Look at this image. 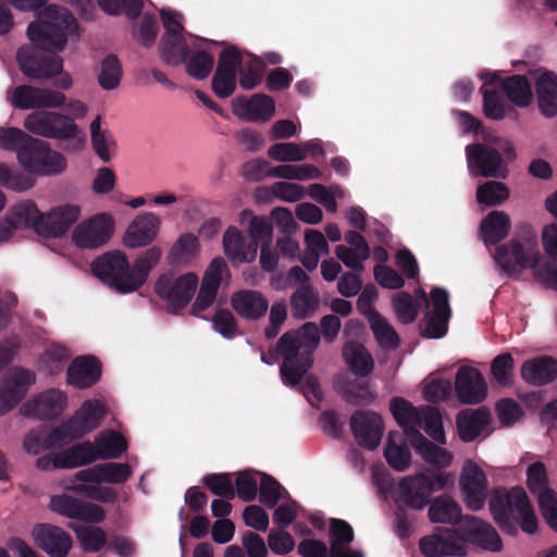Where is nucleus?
<instances>
[{
	"label": "nucleus",
	"instance_id": "1",
	"mask_svg": "<svg viewBox=\"0 0 557 557\" xmlns=\"http://www.w3.org/2000/svg\"><path fill=\"white\" fill-rule=\"evenodd\" d=\"M26 34L32 44L21 47L16 52L22 73L35 81L57 77V87L70 89L73 79L64 72L63 59L58 52L63 51L71 39L78 37L75 17L65 8L51 4L27 26Z\"/></svg>",
	"mask_w": 557,
	"mask_h": 557
},
{
	"label": "nucleus",
	"instance_id": "2",
	"mask_svg": "<svg viewBox=\"0 0 557 557\" xmlns=\"http://www.w3.org/2000/svg\"><path fill=\"white\" fill-rule=\"evenodd\" d=\"M161 257L162 250L153 246L141 252L129 265L123 252L111 251L95 260L91 270L98 278L116 290L132 293L146 283Z\"/></svg>",
	"mask_w": 557,
	"mask_h": 557
},
{
	"label": "nucleus",
	"instance_id": "3",
	"mask_svg": "<svg viewBox=\"0 0 557 557\" xmlns=\"http://www.w3.org/2000/svg\"><path fill=\"white\" fill-rule=\"evenodd\" d=\"M125 437L113 430L100 432L95 442H83L60 453L49 454L36 460V467L42 471L73 469L98 459H115L127 450Z\"/></svg>",
	"mask_w": 557,
	"mask_h": 557
},
{
	"label": "nucleus",
	"instance_id": "4",
	"mask_svg": "<svg viewBox=\"0 0 557 557\" xmlns=\"http://www.w3.org/2000/svg\"><path fill=\"white\" fill-rule=\"evenodd\" d=\"M161 17L165 33L160 44L161 58L170 65L185 63L187 73L196 78H206L213 69L212 55L203 50L196 49L188 52L191 35H183L182 15L171 10H162Z\"/></svg>",
	"mask_w": 557,
	"mask_h": 557
},
{
	"label": "nucleus",
	"instance_id": "5",
	"mask_svg": "<svg viewBox=\"0 0 557 557\" xmlns=\"http://www.w3.org/2000/svg\"><path fill=\"white\" fill-rule=\"evenodd\" d=\"M320 342L317 324L307 322L299 330L285 333L276 351L283 357L281 376L287 386L297 385L313 363V351Z\"/></svg>",
	"mask_w": 557,
	"mask_h": 557
},
{
	"label": "nucleus",
	"instance_id": "6",
	"mask_svg": "<svg viewBox=\"0 0 557 557\" xmlns=\"http://www.w3.org/2000/svg\"><path fill=\"white\" fill-rule=\"evenodd\" d=\"M132 474V463H99L76 472L71 479L64 480L61 486L66 491L83 494L91 499L112 503L116 500V493L113 488L101 484H123Z\"/></svg>",
	"mask_w": 557,
	"mask_h": 557
},
{
	"label": "nucleus",
	"instance_id": "7",
	"mask_svg": "<svg viewBox=\"0 0 557 557\" xmlns=\"http://www.w3.org/2000/svg\"><path fill=\"white\" fill-rule=\"evenodd\" d=\"M488 506L495 522L503 531L513 534L516 524L528 534L537 531L536 515L522 487H515L508 492L495 491Z\"/></svg>",
	"mask_w": 557,
	"mask_h": 557
},
{
	"label": "nucleus",
	"instance_id": "8",
	"mask_svg": "<svg viewBox=\"0 0 557 557\" xmlns=\"http://www.w3.org/2000/svg\"><path fill=\"white\" fill-rule=\"evenodd\" d=\"M389 409L409 441L416 432H419L418 428H420L437 444L445 445L447 443L442 416L437 408L431 406L417 408L406 399L395 397L391 400Z\"/></svg>",
	"mask_w": 557,
	"mask_h": 557
},
{
	"label": "nucleus",
	"instance_id": "9",
	"mask_svg": "<svg viewBox=\"0 0 557 557\" xmlns=\"http://www.w3.org/2000/svg\"><path fill=\"white\" fill-rule=\"evenodd\" d=\"M449 481V474L430 470L407 475L396 486L395 502L421 510L429 504L430 496L445 488Z\"/></svg>",
	"mask_w": 557,
	"mask_h": 557
},
{
	"label": "nucleus",
	"instance_id": "10",
	"mask_svg": "<svg viewBox=\"0 0 557 557\" xmlns=\"http://www.w3.org/2000/svg\"><path fill=\"white\" fill-rule=\"evenodd\" d=\"M494 260L499 270L507 276H517L523 269H533L541 260L537 238L534 234L512 238L509 243L497 247Z\"/></svg>",
	"mask_w": 557,
	"mask_h": 557
},
{
	"label": "nucleus",
	"instance_id": "11",
	"mask_svg": "<svg viewBox=\"0 0 557 557\" xmlns=\"http://www.w3.org/2000/svg\"><path fill=\"white\" fill-rule=\"evenodd\" d=\"M17 161L29 174L54 176L66 170L65 157L50 148V145L38 138L17 150Z\"/></svg>",
	"mask_w": 557,
	"mask_h": 557
},
{
	"label": "nucleus",
	"instance_id": "12",
	"mask_svg": "<svg viewBox=\"0 0 557 557\" xmlns=\"http://www.w3.org/2000/svg\"><path fill=\"white\" fill-rule=\"evenodd\" d=\"M23 125L29 133L50 139H70L78 134V126L70 116L51 109L29 113Z\"/></svg>",
	"mask_w": 557,
	"mask_h": 557
},
{
	"label": "nucleus",
	"instance_id": "13",
	"mask_svg": "<svg viewBox=\"0 0 557 557\" xmlns=\"http://www.w3.org/2000/svg\"><path fill=\"white\" fill-rule=\"evenodd\" d=\"M418 298L428 305V311L421 321V333L428 338H441L447 332L450 319L449 294L445 288L434 287L426 298L422 289L416 292Z\"/></svg>",
	"mask_w": 557,
	"mask_h": 557
},
{
	"label": "nucleus",
	"instance_id": "14",
	"mask_svg": "<svg viewBox=\"0 0 557 557\" xmlns=\"http://www.w3.org/2000/svg\"><path fill=\"white\" fill-rule=\"evenodd\" d=\"M458 485L462 502L472 511L481 510L488 494V479L483 467L472 458L462 462Z\"/></svg>",
	"mask_w": 557,
	"mask_h": 557
},
{
	"label": "nucleus",
	"instance_id": "15",
	"mask_svg": "<svg viewBox=\"0 0 557 557\" xmlns=\"http://www.w3.org/2000/svg\"><path fill=\"white\" fill-rule=\"evenodd\" d=\"M7 101L20 110L58 109L64 106L65 95L55 89L18 85L8 89Z\"/></svg>",
	"mask_w": 557,
	"mask_h": 557
},
{
	"label": "nucleus",
	"instance_id": "16",
	"mask_svg": "<svg viewBox=\"0 0 557 557\" xmlns=\"http://www.w3.org/2000/svg\"><path fill=\"white\" fill-rule=\"evenodd\" d=\"M199 278L193 272L176 275L166 272L159 276L154 284L158 296L164 299L172 308H184L189 304L198 287Z\"/></svg>",
	"mask_w": 557,
	"mask_h": 557
},
{
	"label": "nucleus",
	"instance_id": "17",
	"mask_svg": "<svg viewBox=\"0 0 557 557\" xmlns=\"http://www.w3.org/2000/svg\"><path fill=\"white\" fill-rule=\"evenodd\" d=\"M419 548L425 557L467 555L468 545L460 527L458 529L436 528L432 534L419 541Z\"/></svg>",
	"mask_w": 557,
	"mask_h": 557
},
{
	"label": "nucleus",
	"instance_id": "18",
	"mask_svg": "<svg viewBox=\"0 0 557 557\" xmlns=\"http://www.w3.org/2000/svg\"><path fill=\"white\" fill-rule=\"evenodd\" d=\"M467 168L471 176L505 178L508 170L497 148L472 144L466 147Z\"/></svg>",
	"mask_w": 557,
	"mask_h": 557
},
{
	"label": "nucleus",
	"instance_id": "19",
	"mask_svg": "<svg viewBox=\"0 0 557 557\" xmlns=\"http://www.w3.org/2000/svg\"><path fill=\"white\" fill-rule=\"evenodd\" d=\"M113 230L112 216L107 213H98L74 227L72 242L81 249H97L109 242Z\"/></svg>",
	"mask_w": 557,
	"mask_h": 557
},
{
	"label": "nucleus",
	"instance_id": "20",
	"mask_svg": "<svg viewBox=\"0 0 557 557\" xmlns=\"http://www.w3.org/2000/svg\"><path fill=\"white\" fill-rule=\"evenodd\" d=\"M35 381L36 375L30 370L10 369L0 382V416L13 409Z\"/></svg>",
	"mask_w": 557,
	"mask_h": 557
},
{
	"label": "nucleus",
	"instance_id": "21",
	"mask_svg": "<svg viewBox=\"0 0 557 557\" xmlns=\"http://www.w3.org/2000/svg\"><path fill=\"white\" fill-rule=\"evenodd\" d=\"M106 416L104 406L98 400H86L71 419L61 424L63 433L71 442L97 429Z\"/></svg>",
	"mask_w": 557,
	"mask_h": 557
},
{
	"label": "nucleus",
	"instance_id": "22",
	"mask_svg": "<svg viewBox=\"0 0 557 557\" xmlns=\"http://www.w3.org/2000/svg\"><path fill=\"white\" fill-rule=\"evenodd\" d=\"M66 406V394L59 388H49L24 403L20 410L25 417L52 419L60 416Z\"/></svg>",
	"mask_w": 557,
	"mask_h": 557
},
{
	"label": "nucleus",
	"instance_id": "23",
	"mask_svg": "<svg viewBox=\"0 0 557 557\" xmlns=\"http://www.w3.org/2000/svg\"><path fill=\"white\" fill-rule=\"evenodd\" d=\"M239 65L240 52L236 48L230 47L221 52L212 78V89L218 97L226 98L234 92Z\"/></svg>",
	"mask_w": 557,
	"mask_h": 557
},
{
	"label": "nucleus",
	"instance_id": "24",
	"mask_svg": "<svg viewBox=\"0 0 557 557\" xmlns=\"http://www.w3.org/2000/svg\"><path fill=\"white\" fill-rule=\"evenodd\" d=\"M455 389L460 403L476 405L487 396V385L481 372L472 367L462 366L455 377Z\"/></svg>",
	"mask_w": 557,
	"mask_h": 557
},
{
	"label": "nucleus",
	"instance_id": "25",
	"mask_svg": "<svg viewBox=\"0 0 557 557\" xmlns=\"http://www.w3.org/2000/svg\"><path fill=\"white\" fill-rule=\"evenodd\" d=\"M228 273L223 258H214L205 271L197 298L193 305L194 314L213 305L224 274Z\"/></svg>",
	"mask_w": 557,
	"mask_h": 557
},
{
	"label": "nucleus",
	"instance_id": "26",
	"mask_svg": "<svg viewBox=\"0 0 557 557\" xmlns=\"http://www.w3.org/2000/svg\"><path fill=\"white\" fill-rule=\"evenodd\" d=\"M160 227L161 219L156 213H140L127 226L123 243L128 248L148 246L157 238Z\"/></svg>",
	"mask_w": 557,
	"mask_h": 557
},
{
	"label": "nucleus",
	"instance_id": "27",
	"mask_svg": "<svg viewBox=\"0 0 557 557\" xmlns=\"http://www.w3.org/2000/svg\"><path fill=\"white\" fill-rule=\"evenodd\" d=\"M350 428L359 445L375 449L381 442L384 423L375 412L358 411L350 419Z\"/></svg>",
	"mask_w": 557,
	"mask_h": 557
},
{
	"label": "nucleus",
	"instance_id": "28",
	"mask_svg": "<svg viewBox=\"0 0 557 557\" xmlns=\"http://www.w3.org/2000/svg\"><path fill=\"white\" fill-rule=\"evenodd\" d=\"M460 529L466 536V545L471 542L484 550L500 552L503 542L497 531L487 522L473 516H465Z\"/></svg>",
	"mask_w": 557,
	"mask_h": 557
},
{
	"label": "nucleus",
	"instance_id": "29",
	"mask_svg": "<svg viewBox=\"0 0 557 557\" xmlns=\"http://www.w3.org/2000/svg\"><path fill=\"white\" fill-rule=\"evenodd\" d=\"M35 543L51 557H66L72 539L59 527L51 524H38L33 529Z\"/></svg>",
	"mask_w": 557,
	"mask_h": 557
},
{
	"label": "nucleus",
	"instance_id": "30",
	"mask_svg": "<svg viewBox=\"0 0 557 557\" xmlns=\"http://www.w3.org/2000/svg\"><path fill=\"white\" fill-rule=\"evenodd\" d=\"M233 113L246 121L267 122L275 111L273 100L265 95H253L249 99L235 98L232 101Z\"/></svg>",
	"mask_w": 557,
	"mask_h": 557
},
{
	"label": "nucleus",
	"instance_id": "31",
	"mask_svg": "<svg viewBox=\"0 0 557 557\" xmlns=\"http://www.w3.org/2000/svg\"><path fill=\"white\" fill-rule=\"evenodd\" d=\"M409 443L419 457L435 469L449 468L454 462L453 451L436 445L437 442H431L420 432H416Z\"/></svg>",
	"mask_w": 557,
	"mask_h": 557
},
{
	"label": "nucleus",
	"instance_id": "32",
	"mask_svg": "<svg viewBox=\"0 0 557 557\" xmlns=\"http://www.w3.org/2000/svg\"><path fill=\"white\" fill-rule=\"evenodd\" d=\"M69 443L60 426L52 430L39 428L29 431L23 438V449L26 454L37 456L44 451L59 448Z\"/></svg>",
	"mask_w": 557,
	"mask_h": 557
},
{
	"label": "nucleus",
	"instance_id": "33",
	"mask_svg": "<svg viewBox=\"0 0 557 557\" xmlns=\"http://www.w3.org/2000/svg\"><path fill=\"white\" fill-rule=\"evenodd\" d=\"M491 414L484 408L465 409L456 417L458 435L465 443H470L479 437L488 426Z\"/></svg>",
	"mask_w": 557,
	"mask_h": 557
},
{
	"label": "nucleus",
	"instance_id": "34",
	"mask_svg": "<svg viewBox=\"0 0 557 557\" xmlns=\"http://www.w3.org/2000/svg\"><path fill=\"white\" fill-rule=\"evenodd\" d=\"M100 374V364L94 357H78L67 369V383L76 388H87L99 380Z\"/></svg>",
	"mask_w": 557,
	"mask_h": 557
},
{
	"label": "nucleus",
	"instance_id": "35",
	"mask_svg": "<svg viewBox=\"0 0 557 557\" xmlns=\"http://www.w3.org/2000/svg\"><path fill=\"white\" fill-rule=\"evenodd\" d=\"M233 309L246 319L256 320L262 317L269 307L268 299L258 290H239L231 298Z\"/></svg>",
	"mask_w": 557,
	"mask_h": 557
},
{
	"label": "nucleus",
	"instance_id": "36",
	"mask_svg": "<svg viewBox=\"0 0 557 557\" xmlns=\"http://www.w3.org/2000/svg\"><path fill=\"white\" fill-rule=\"evenodd\" d=\"M81 215V208L76 205H64L52 209L44 215L42 232L49 236H61Z\"/></svg>",
	"mask_w": 557,
	"mask_h": 557
},
{
	"label": "nucleus",
	"instance_id": "37",
	"mask_svg": "<svg viewBox=\"0 0 557 557\" xmlns=\"http://www.w3.org/2000/svg\"><path fill=\"white\" fill-rule=\"evenodd\" d=\"M223 248L232 262H252L257 257L258 245L245 244L242 233L236 227H228L223 235Z\"/></svg>",
	"mask_w": 557,
	"mask_h": 557
},
{
	"label": "nucleus",
	"instance_id": "38",
	"mask_svg": "<svg viewBox=\"0 0 557 557\" xmlns=\"http://www.w3.org/2000/svg\"><path fill=\"white\" fill-rule=\"evenodd\" d=\"M521 376L532 385L547 384L557 377V361L546 356L528 360L521 367Z\"/></svg>",
	"mask_w": 557,
	"mask_h": 557
},
{
	"label": "nucleus",
	"instance_id": "39",
	"mask_svg": "<svg viewBox=\"0 0 557 557\" xmlns=\"http://www.w3.org/2000/svg\"><path fill=\"white\" fill-rule=\"evenodd\" d=\"M5 216L16 230L32 227L38 233L44 230V215L32 200H25L13 206Z\"/></svg>",
	"mask_w": 557,
	"mask_h": 557
},
{
	"label": "nucleus",
	"instance_id": "40",
	"mask_svg": "<svg viewBox=\"0 0 557 557\" xmlns=\"http://www.w3.org/2000/svg\"><path fill=\"white\" fill-rule=\"evenodd\" d=\"M536 95L541 112L552 117L557 113V76L548 71L541 72L536 79Z\"/></svg>",
	"mask_w": 557,
	"mask_h": 557
},
{
	"label": "nucleus",
	"instance_id": "41",
	"mask_svg": "<svg viewBox=\"0 0 557 557\" xmlns=\"http://www.w3.org/2000/svg\"><path fill=\"white\" fill-rule=\"evenodd\" d=\"M384 456L389 467L398 472L406 471L411 465L409 447L404 436L397 431L388 433Z\"/></svg>",
	"mask_w": 557,
	"mask_h": 557
},
{
	"label": "nucleus",
	"instance_id": "42",
	"mask_svg": "<svg viewBox=\"0 0 557 557\" xmlns=\"http://www.w3.org/2000/svg\"><path fill=\"white\" fill-rule=\"evenodd\" d=\"M354 540L352 528L345 521L333 519L331 521V548L329 557H363L359 550L346 547Z\"/></svg>",
	"mask_w": 557,
	"mask_h": 557
},
{
	"label": "nucleus",
	"instance_id": "43",
	"mask_svg": "<svg viewBox=\"0 0 557 557\" xmlns=\"http://www.w3.org/2000/svg\"><path fill=\"white\" fill-rule=\"evenodd\" d=\"M429 519L432 523L456 524L459 520L462 523L465 517L461 516L460 505L447 495L434 498L428 510Z\"/></svg>",
	"mask_w": 557,
	"mask_h": 557
},
{
	"label": "nucleus",
	"instance_id": "44",
	"mask_svg": "<svg viewBox=\"0 0 557 557\" xmlns=\"http://www.w3.org/2000/svg\"><path fill=\"white\" fill-rule=\"evenodd\" d=\"M304 243L305 251L300 261L308 271H312L318 267L320 258L329 255L330 247L324 235L313 228L305 231Z\"/></svg>",
	"mask_w": 557,
	"mask_h": 557
},
{
	"label": "nucleus",
	"instance_id": "45",
	"mask_svg": "<svg viewBox=\"0 0 557 557\" xmlns=\"http://www.w3.org/2000/svg\"><path fill=\"white\" fill-rule=\"evenodd\" d=\"M343 358L349 370L358 376H367L373 370V358L360 343H346L343 348Z\"/></svg>",
	"mask_w": 557,
	"mask_h": 557
},
{
	"label": "nucleus",
	"instance_id": "46",
	"mask_svg": "<svg viewBox=\"0 0 557 557\" xmlns=\"http://www.w3.org/2000/svg\"><path fill=\"white\" fill-rule=\"evenodd\" d=\"M511 227L510 218L504 211L490 212L481 223V235L485 245L503 240Z\"/></svg>",
	"mask_w": 557,
	"mask_h": 557
},
{
	"label": "nucleus",
	"instance_id": "47",
	"mask_svg": "<svg viewBox=\"0 0 557 557\" xmlns=\"http://www.w3.org/2000/svg\"><path fill=\"white\" fill-rule=\"evenodd\" d=\"M318 306L319 294L310 284L299 286L290 297L292 313L298 319L310 317Z\"/></svg>",
	"mask_w": 557,
	"mask_h": 557
},
{
	"label": "nucleus",
	"instance_id": "48",
	"mask_svg": "<svg viewBox=\"0 0 557 557\" xmlns=\"http://www.w3.org/2000/svg\"><path fill=\"white\" fill-rule=\"evenodd\" d=\"M239 85L246 90L257 87L262 79L263 63L256 55L240 52Z\"/></svg>",
	"mask_w": 557,
	"mask_h": 557
},
{
	"label": "nucleus",
	"instance_id": "49",
	"mask_svg": "<svg viewBox=\"0 0 557 557\" xmlns=\"http://www.w3.org/2000/svg\"><path fill=\"white\" fill-rule=\"evenodd\" d=\"M70 528L75 532L77 540L86 552H99L106 544L107 535L99 527L72 522Z\"/></svg>",
	"mask_w": 557,
	"mask_h": 557
},
{
	"label": "nucleus",
	"instance_id": "50",
	"mask_svg": "<svg viewBox=\"0 0 557 557\" xmlns=\"http://www.w3.org/2000/svg\"><path fill=\"white\" fill-rule=\"evenodd\" d=\"M90 137L96 154L103 161L111 159L115 140L108 131L101 129V116L97 115L90 123Z\"/></svg>",
	"mask_w": 557,
	"mask_h": 557
},
{
	"label": "nucleus",
	"instance_id": "51",
	"mask_svg": "<svg viewBox=\"0 0 557 557\" xmlns=\"http://www.w3.org/2000/svg\"><path fill=\"white\" fill-rule=\"evenodd\" d=\"M508 99L518 107H527L532 101V89L524 76L512 75L502 82Z\"/></svg>",
	"mask_w": 557,
	"mask_h": 557
},
{
	"label": "nucleus",
	"instance_id": "52",
	"mask_svg": "<svg viewBox=\"0 0 557 557\" xmlns=\"http://www.w3.org/2000/svg\"><path fill=\"white\" fill-rule=\"evenodd\" d=\"M269 175L289 181H308L319 178L321 172L312 164H284L270 169Z\"/></svg>",
	"mask_w": 557,
	"mask_h": 557
},
{
	"label": "nucleus",
	"instance_id": "53",
	"mask_svg": "<svg viewBox=\"0 0 557 557\" xmlns=\"http://www.w3.org/2000/svg\"><path fill=\"white\" fill-rule=\"evenodd\" d=\"M370 329L380 345L384 349H395L399 346V336L386 318L373 315L369 322Z\"/></svg>",
	"mask_w": 557,
	"mask_h": 557
},
{
	"label": "nucleus",
	"instance_id": "54",
	"mask_svg": "<svg viewBox=\"0 0 557 557\" xmlns=\"http://www.w3.org/2000/svg\"><path fill=\"white\" fill-rule=\"evenodd\" d=\"M122 66L115 55H107L100 63L98 82L102 89H115L122 79Z\"/></svg>",
	"mask_w": 557,
	"mask_h": 557
},
{
	"label": "nucleus",
	"instance_id": "55",
	"mask_svg": "<svg viewBox=\"0 0 557 557\" xmlns=\"http://www.w3.org/2000/svg\"><path fill=\"white\" fill-rule=\"evenodd\" d=\"M509 197V189L502 182L488 181L476 189V200L485 206H497Z\"/></svg>",
	"mask_w": 557,
	"mask_h": 557
},
{
	"label": "nucleus",
	"instance_id": "56",
	"mask_svg": "<svg viewBox=\"0 0 557 557\" xmlns=\"http://www.w3.org/2000/svg\"><path fill=\"white\" fill-rule=\"evenodd\" d=\"M199 242L197 236L191 233L182 234L170 250V256L174 261L187 263L198 252Z\"/></svg>",
	"mask_w": 557,
	"mask_h": 557
},
{
	"label": "nucleus",
	"instance_id": "57",
	"mask_svg": "<svg viewBox=\"0 0 557 557\" xmlns=\"http://www.w3.org/2000/svg\"><path fill=\"white\" fill-rule=\"evenodd\" d=\"M393 310L397 320L404 324L412 323L417 315L419 305L405 292H399L393 296Z\"/></svg>",
	"mask_w": 557,
	"mask_h": 557
},
{
	"label": "nucleus",
	"instance_id": "58",
	"mask_svg": "<svg viewBox=\"0 0 557 557\" xmlns=\"http://www.w3.org/2000/svg\"><path fill=\"white\" fill-rule=\"evenodd\" d=\"M99 7L110 15L125 14L128 18L139 16L144 0H97Z\"/></svg>",
	"mask_w": 557,
	"mask_h": 557
},
{
	"label": "nucleus",
	"instance_id": "59",
	"mask_svg": "<svg viewBox=\"0 0 557 557\" xmlns=\"http://www.w3.org/2000/svg\"><path fill=\"white\" fill-rule=\"evenodd\" d=\"M34 184L35 181L29 175L0 163V185L3 187L14 191H25L30 189Z\"/></svg>",
	"mask_w": 557,
	"mask_h": 557
},
{
	"label": "nucleus",
	"instance_id": "60",
	"mask_svg": "<svg viewBox=\"0 0 557 557\" xmlns=\"http://www.w3.org/2000/svg\"><path fill=\"white\" fill-rule=\"evenodd\" d=\"M451 393V383L447 379H441L434 374L425 379L423 385V396L430 403H441L446 400Z\"/></svg>",
	"mask_w": 557,
	"mask_h": 557
},
{
	"label": "nucleus",
	"instance_id": "61",
	"mask_svg": "<svg viewBox=\"0 0 557 557\" xmlns=\"http://www.w3.org/2000/svg\"><path fill=\"white\" fill-rule=\"evenodd\" d=\"M527 486L529 491L539 496L546 490H552L549 487L548 473L545 465L541 461H536L531 463L527 468Z\"/></svg>",
	"mask_w": 557,
	"mask_h": 557
},
{
	"label": "nucleus",
	"instance_id": "62",
	"mask_svg": "<svg viewBox=\"0 0 557 557\" xmlns=\"http://www.w3.org/2000/svg\"><path fill=\"white\" fill-rule=\"evenodd\" d=\"M268 156L277 162H299L305 160L302 148L297 143H280L272 145Z\"/></svg>",
	"mask_w": 557,
	"mask_h": 557
},
{
	"label": "nucleus",
	"instance_id": "63",
	"mask_svg": "<svg viewBox=\"0 0 557 557\" xmlns=\"http://www.w3.org/2000/svg\"><path fill=\"white\" fill-rule=\"evenodd\" d=\"M34 140V137L17 127H0V146L5 150L16 151Z\"/></svg>",
	"mask_w": 557,
	"mask_h": 557
},
{
	"label": "nucleus",
	"instance_id": "64",
	"mask_svg": "<svg viewBox=\"0 0 557 557\" xmlns=\"http://www.w3.org/2000/svg\"><path fill=\"white\" fill-rule=\"evenodd\" d=\"M536 498L546 523L557 532V493L553 488L546 490Z\"/></svg>",
	"mask_w": 557,
	"mask_h": 557
}]
</instances>
